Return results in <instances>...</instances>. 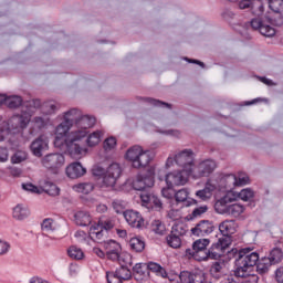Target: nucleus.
Listing matches in <instances>:
<instances>
[{
	"mask_svg": "<svg viewBox=\"0 0 283 283\" xmlns=\"http://www.w3.org/2000/svg\"><path fill=\"white\" fill-rule=\"evenodd\" d=\"M216 231V226H213V221L201 220L196 227L191 228L190 233L196 238H205L207 235H211Z\"/></svg>",
	"mask_w": 283,
	"mask_h": 283,
	"instance_id": "obj_11",
	"label": "nucleus"
},
{
	"mask_svg": "<svg viewBox=\"0 0 283 283\" xmlns=\"http://www.w3.org/2000/svg\"><path fill=\"white\" fill-rule=\"evenodd\" d=\"M125 158L132 164L133 169H145L151 163L149 150H145L138 145L128 148Z\"/></svg>",
	"mask_w": 283,
	"mask_h": 283,
	"instance_id": "obj_2",
	"label": "nucleus"
},
{
	"mask_svg": "<svg viewBox=\"0 0 283 283\" xmlns=\"http://www.w3.org/2000/svg\"><path fill=\"white\" fill-rule=\"evenodd\" d=\"M59 111V106L56 105V103L49 101V102H44L42 104V114H44V116H52V114H56V112Z\"/></svg>",
	"mask_w": 283,
	"mask_h": 283,
	"instance_id": "obj_35",
	"label": "nucleus"
},
{
	"mask_svg": "<svg viewBox=\"0 0 283 283\" xmlns=\"http://www.w3.org/2000/svg\"><path fill=\"white\" fill-rule=\"evenodd\" d=\"M146 266H147L148 273L149 271H151L153 273H156L160 277H167V271L164 268H161L160 264L149 262L148 264H146Z\"/></svg>",
	"mask_w": 283,
	"mask_h": 283,
	"instance_id": "obj_38",
	"label": "nucleus"
},
{
	"mask_svg": "<svg viewBox=\"0 0 283 283\" xmlns=\"http://www.w3.org/2000/svg\"><path fill=\"white\" fill-rule=\"evenodd\" d=\"M216 170V161L213 160H205L200 163L197 167L192 168L191 176L193 178H207L211 176Z\"/></svg>",
	"mask_w": 283,
	"mask_h": 283,
	"instance_id": "obj_12",
	"label": "nucleus"
},
{
	"mask_svg": "<svg viewBox=\"0 0 283 283\" xmlns=\"http://www.w3.org/2000/svg\"><path fill=\"white\" fill-rule=\"evenodd\" d=\"M191 172L187 170L172 171L166 175L165 181L167 187H182L187 185Z\"/></svg>",
	"mask_w": 283,
	"mask_h": 283,
	"instance_id": "obj_8",
	"label": "nucleus"
},
{
	"mask_svg": "<svg viewBox=\"0 0 283 283\" xmlns=\"http://www.w3.org/2000/svg\"><path fill=\"white\" fill-rule=\"evenodd\" d=\"M154 193L150 192H142L140 193V200H142V205L144 207H149V205H151V198H153Z\"/></svg>",
	"mask_w": 283,
	"mask_h": 283,
	"instance_id": "obj_58",
	"label": "nucleus"
},
{
	"mask_svg": "<svg viewBox=\"0 0 283 283\" xmlns=\"http://www.w3.org/2000/svg\"><path fill=\"white\" fill-rule=\"evenodd\" d=\"M269 8L272 12L280 13L283 10V0H269Z\"/></svg>",
	"mask_w": 283,
	"mask_h": 283,
	"instance_id": "obj_52",
	"label": "nucleus"
},
{
	"mask_svg": "<svg viewBox=\"0 0 283 283\" xmlns=\"http://www.w3.org/2000/svg\"><path fill=\"white\" fill-rule=\"evenodd\" d=\"M154 176H156V172L153 168L148 169L147 174L145 175H138L133 181V188L136 191H145V189H151L155 182Z\"/></svg>",
	"mask_w": 283,
	"mask_h": 283,
	"instance_id": "obj_9",
	"label": "nucleus"
},
{
	"mask_svg": "<svg viewBox=\"0 0 283 283\" xmlns=\"http://www.w3.org/2000/svg\"><path fill=\"white\" fill-rule=\"evenodd\" d=\"M92 174L96 177L103 176V185L105 187H115L117 180L120 178V174H123V169L120 165L113 163L107 167L106 171L101 166H94Z\"/></svg>",
	"mask_w": 283,
	"mask_h": 283,
	"instance_id": "obj_3",
	"label": "nucleus"
},
{
	"mask_svg": "<svg viewBox=\"0 0 283 283\" xmlns=\"http://www.w3.org/2000/svg\"><path fill=\"white\" fill-rule=\"evenodd\" d=\"M42 165L45 169L59 174V169L65 165V157L59 153L49 154L42 158Z\"/></svg>",
	"mask_w": 283,
	"mask_h": 283,
	"instance_id": "obj_7",
	"label": "nucleus"
},
{
	"mask_svg": "<svg viewBox=\"0 0 283 283\" xmlns=\"http://www.w3.org/2000/svg\"><path fill=\"white\" fill-rule=\"evenodd\" d=\"M6 105L9 109H17V107H21V105H23V97L19 95L7 96Z\"/></svg>",
	"mask_w": 283,
	"mask_h": 283,
	"instance_id": "obj_37",
	"label": "nucleus"
},
{
	"mask_svg": "<svg viewBox=\"0 0 283 283\" xmlns=\"http://www.w3.org/2000/svg\"><path fill=\"white\" fill-rule=\"evenodd\" d=\"M242 213H244V206L240 203L230 205L227 212V214L232 216V218H240Z\"/></svg>",
	"mask_w": 283,
	"mask_h": 283,
	"instance_id": "obj_40",
	"label": "nucleus"
},
{
	"mask_svg": "<svg viewBox=\"0 0 283 283\" xmlns=\"http://www.w3.org/2000/svg\"><path fill=\"white\" fill-rule=\"evenodd\" d=\"M187 235V230L182 224H174L170 233L166 237V242L170 249H180L182 247V238Z\"/></svg>",
	"mask_w": 283,
	"mask_h": 283,
	"instance_id": "obj_6",
	"label": "nucleus"
},
{
	"mask_svg": "<svg viewBox=\"0 0 283 283\" xmlns=\"http://www.w3.org/2000/svg\"><path fill=\"white\" fill-rule=\"evenodd\" d=\"M213 191H216V185L211 184V181H207L205 188L196 192V197L207 202V200H211Z\"/></svg>",
	"mask_w": 283,
	"mask_h": 283,
	"instance_id": "obj_24",
	"label": "nucleus"
},
{
	"mask_svg": "<svg viewBox=\"0 0 283 283\" xmlns=\"http://www.w3.org/2000/svg\"><path fill=\"white\" fill-rule=\"evenodd\" d=\"M106 254L116 253L117 251H122L120 243L111 240L105 243Z\"/></svg>",
	"mask_w": 283,
	"mask_h": 283,
	"instance_id": "obj_50",
	"label": "nucleus"
},
{
	"mask_svg": "<svg viewBox=\"0 0 283 283\" xmlns=\"http://www.w3.org/2000/svg\"><path fill=\"white\" fill-rule=\"evenodd\" d=\"M33 124L34 127H36L38 129H44V127H48V125H50V119L49 117L36 116L33 118Z\"/></svg>",
	"mask_w": 283,
	"mask_h": 283,
	"instance_id": "obj_49",
	"label": "nucleus"
},
{
	"mask_svg": "<svg viewBox=\"0 0 283 283\" xmlns=\"http://www.w3.org/2000/svg\"><path fill=\"white\" fill-rule=\"evenodd\" d=\"M82 114L83 113L81 111L72 108L64 113V122L67 123L71 127H74V125L76 126V124L78 123Z\"/></svg>",
	"mask_w": 283,
	"mask_h": 283,
	"instance_id": "obj_26",
	"label": "nucleus"
},
{
	"mask_svg": "<svg viewBox=\"0 0 283 283\" xmlns=\"http://www.w3.org/2000/svg\"><path fill=\"white\" fill-rule=\"evenodd\" d=\"M266 258L270 260L272 265L273 264H280V262H282V260H283V251L280 248H273L270 251L269 256H266Z\"/></svg>",
	"mask_w": 283,
	"mask_h": 283,
	"instance_id": "obj_34",
	"label": "nucleus"
},
{
	"mask_svg": "<svg viewBox=\"0 0 283 283\" xmlns=\"http://www.w3.org/2000/svg\"><path fill=\"white\" fill-rule=\"evenodd\" d=\"M174 187L167 186V188L161 189V196L167 198V200H171V198L176 197V191L172 189Z\"/></svg>",
	"mask_w": 283,
	"mask_h": 283,
	"instance_id": "obj_60",
	"label": "nucleus"
},
{
	"mask_svg": "<svg viewBox=\"0 0 283 283\" xmlns=\"http://www.w3.org/2000/svg\"><path fill=\"white\" fill-rule=\"evenodd\" d=\"M179 280L182 283H205V272L200 270L195 271H181Z\"/></svg>",
	"mask_w": 283,
	"mask_h": 283,
	"instance_id": "obj_16",
	"label": "nucleus"
},
{
	"mask_svg": "<svg viewBox=\"0 0 283 283\" xmlns=\"http://www.w3.org/2000/svg\"><path fill=\"white\" fill-rule=\"evenodd\" d=\"M250 179L249 175L245 172H239L237 176V187H244V185H249Z\"/></svg>",
	"mask_w": 283,
	"mask_h": 283,
	"instance_id": "obj_56",
	"label": "nucleus"
},
{
	"mask_svg": "<svg viewBox=\"0 0 283 283\" xmlns=\"http://www.w3.org/2000/svg\"><path fill=\"white\" fill-rule=\"evenodd\" d=\"M10 251V244L0 239V255H6Z\"/></svg>",
	"mask_w": 283,
	"mask_h": 283,
	"instance_id": "obj_63",
	"label": "nucleus"
},
{
	"mask_svg": "<svg viewBox=\"0 0 283 283\" xmlns=\"http://www.w3.org/2000/svg\"><path fill=\"white\" fill-rule=\"evenodd\" d=\"M116 147V138L109 137L104 140V149L105 151H112Z\"/></svg>",
	"mask_w": 283,
	"mask_h": 283,
	"instance_id": "obj_61",
	"label": "nucleus"
},
{
	"mask_svg": "<svg viewBox=\"0 0 283 283\" xmlns=\"http://www.w3.org/2000/svg\"><path fill=\"white\" fill-rule=\"evenodd\" d=\"M41 229L44 231V233L56 231V223L54 222V219H44L41 223Z\"/></svg>",
	"mask_w": 283,
	"mask_h": 283,
	"instance_id": "obj_44",
	"label": "nucleus"
},
{
	"mask_svg": "<svg viewBox=\"0 0 283 283\" xmlns=\"http://www.w3.org/2000/svg\"><path fill=\"white\" fill-rule=\"evenodd\" d=\"M142 101H145V103H149V105H153L154 107H167L168 109H171V104L163 102L160 99L142 97Z\"/></svg>",
	"mask_w": 283,
	"mask_h": 283,
	"instance_id": "obj_45",
	"label": "nucleus"
},
{
	"mask_svg": "<svg viewBox=\"0 0 283 283\" xmlns=\"http://www.w3.org/2000/svg\"><path fill=\"white\" fill-rule=\"evenodd\" d=\"M75 222L78 227H90L92 224V217L88 212L78 211L75 213Z\"/></svg>",
	"mask_w": 283,
	"mask_h": 283,
	"instance_id": "obj_32",
	"label": "nucleus"
},
{
	"mask_svg": "<svg viewBox=\"0 0 283 283\" xmlns=\"http://www.w3.org/2000/svg\"><path fill=\"white\" fill-rule=\"evenodd\" d=\"M44 191L49 196H59V193L61 192V189H59V187L56 185L48 182L44 186Z\"/></svg>",
	"mask_w": 283,
	"mask_h": 283,
	"instance_id": "obj_55",
	"label": "nucleus"
},
{
	"mask_svg": "<svg viewBox=\"0 0 283 283\" xmlns=\"http://www.w3.org/2000/svg\"><path fill=\"white\" fill-rule=\"evenodd\" d=\"M230 202H233V199L231 197H229L228 195L224 196L223 198L219 199L216 203H214V209L217 211V213H228L229 211V207L231 205H229Z\"/></svg>",
	"mask_w": 283,
	"mask_h": 283,
	"instance_id": "obj_27",
	"label": "nucleus"
},
{
	"mask_svg": "<svg viewBox=\"0 0 283 283\" xmlns=\"http://www.w3.org/2000/svg\"><path fill=\"white\" fill-rule=\"evenodd\" d=\"M85 174H87V170L78 161L66 167V176L69 178H81V176H85Z\"/></svg>",
	"mask_w": 283,
	"mask_h": 283,
	"instance_id": "obj_21",
	"label": "nucleus"
},
{
	"mask_svg": "<svg viewBox=\"0 0 283 283\" xmlns=\"http://www.w3.org/2000/svg\"><path fill=\"white\" fill-rule=\"evenodd\" d=\"M93 125H96V118L82 114L77 124H75L76 129L71 132L73 140H81V138H85L87 136V129Z\"/></svg>",
	"mask_w": 283,
	"mask_h": 283,
	"instance_id": "obj_5",
	"label": "nucleus"
},
{
	"mask_svg": "<svg viewBox=\"0 0 283 283\" xmlns=\"http://www.w3.org/2000/svg\"><path fill=\"white\" fill-rule=\"evenodd\" d=\"M207 211H209V206H207V205L197 207L189 214V220H196L198 218H202V216H205V213H207Z\"/></svg>",
	"mask_w": 283,
	"mask_h": 283,
	"instance_id": "obj_41",
	"label": "nucleus"
},
{
	"mask_svg": "<svg viewBox=\"0 0 283 283\" xmlns=\"http://www.w3.org/2000/svg\"><path fill=\"white\" fill-rule=\"evenodd\" d=\"M220 182L224 189H233L238 187V177L235 175H226L220 179Z\"/></svg>",
	"mask_w": 283,
	"mask_h": 283,
	"instance_id": "obj_33",
	"label": "nucleus"
},
{
	"mask_svg": "<svg viewBox=\"0 0 283 283\" xmlns=\"http://www.w3.org/2000/svg\"><path fill=\"white\" fill-rule=\"evenodd\" d=\"M12 216L14 220H25L30 216V209L28 207L19 203L13 208Z\"/></svg>",
	"mask_w": 283,
	"mask_h": 283,
	"instance_id": "obj_30",
	"label": "nucleus"
},
{
	"mask_svg": "<svg viewBox=\"0 0 283 283\" xmlns=\"http://www.w3.org/2000/svg\"><path fill=\"white\" fill-rule=\"evenodd\" d=\"M49 148L50 140H48L45 135H40L30 145V150L36 158H41V156H43V151H48Z\"/></svg>",
	"mask_w": 283,
	"mask_h": 283,
	"instance_id": "obj_13",
	"label": "nucleus"
},
{
	"mask_svg": "<svg viewBox=\"0 0 283 283\" xmlns=\"http://www.w3.org/2000/svg\"><path fill=\"white\" fill-rule=\"evenodd\" d=\"M129 247L135 253H143V251H145V241L137 237L132 238L129 240Z\"/></svg>",
	"mask_w": 283,
	"mask_h": 283,
	"instance_id": "obj_36",
	"label": "nucleus"
},
{
	"mask_svg": "<svg viewBox=\"0 0 283 283\" xmlns=\"http://www.w3.org/2000/svg\"><path fill=\"white\" fill-rule=\"evenodd\" d=\"M70 129H72V126L65 120L56 126L54 140L55 147H61L67 143V134L70 133Z\"/></svg>",
	"mask_w": 283,
	"mask_h": 283,
	"instance_id": "obj_14",
	"label": "nucleus"
},
{
	"mask_svg": "<svg viewBox=\"0 0 283 283\" xmlns=\"http://www.w3.org/2000/svg\"><path fill=\"white\" fill-rule=\"evenodd\" d=\"M174 163L181 167L184 171L191 174L193 171V150L184 149L179 154H177L174 158L168 157L166 161V167L174 166Z\"/></svg>",
	"mask_w": 283,
	"mask_h": 283,
	"instance_id": "obj_4",
	"label": "nucleus"
},
{
	"mask_svg": "<svg viewBox=\"0 0 283 283\" xmlns=\"http://www.w3.org/2000/svg\"><path fill=\"white\" fill-rule=\"evenodd\" d=\"M271 266H273L271 260L266 256H263L256 262V272L259 275H266V273L271 271Z\"/></svg>",
	"mask_w": 283,
	"mask_h": 283,
	"instance_id": "obj_29",
	"label": "nucleus"
},
{
	"mask_svg": "<svg viewBox=\"0 0 283 283\" xmlns=\"http://www.w3.org/2000/svg\"><path fill=\"white\" fill-rule=\"evenodd\" d=\"M187 198H189V190L187 188L180 189L175 192V200L177 202H186Z\"/></svg>",
	"mask_w": 283,
	"mask_h": 283,
	"instance_id": "obj_53",
	"label": "nucleus"
},
{
	"mask_svg": "<svg viewBox=\"0 0 283 283\" xmlns=\"http://www.w3.org/2000/svg\"><path fill=\"white\" fill-rule=\"evenodd\" d=\"M253 1H255L258 10H254ZM238 7L239 10H248V8H251L254 10L256 17H262L264 14V4H262V1L260 0H241L238 3Z\"/></svg>",
	"mask_w": 283,
	"mask_h": 283,
	"instance_id": "obj_20",
	"label": "nucleus"
},
{
	"mask_svg": "<svg viewBox=\"0 0 283 283\" xmlns=\"http://www.w3.org/2000/svg\"><path fill=\"white\" fill-rule=\"evenodd\" d=\"M239 198L243 200V202H249L255 198V192L251 188H245L239 192Z\"/></svg>",
	"mask_w": 283,
	"mask_h": 283,
	"instance_id": "obj_46",
	"label": "nucleus"
},
{
	"mask_svg": "<svg viewBox=\"0 0 283 283\" xmlns=\"http://www.w3.org/2000/svg\"><path fill=\"white\" fill-rule=\"evenodd\" d=\"M97 227L102 228L104 231H112L114 227H116V219L108 216H102L99 217L97 223H95Z\"/></svg>",
	"mask_w": 283,
	"mask_h": 283,
	"instance_id": "obj_28",
	"label": "nucleus"
},
{
	"mask_svg": "<svg viewBox=\"0 0 283 283\" xmlns=\"http://www.w3.org/2000/svg\"><path fill=\"white\" fill-rule=\"evenodd\" d=\"M275 280L277 283H283V266H280L275 271Z\"/></svg>",
	"mask_w": 283,
	"mask_h": 283,
	"instance_id": "obj_64",
	"label": "nucleus"
},
{
	"mask_svg": "<svg viewBox=\"0 0 283 283\" xmlns=\"http://www.w3.org/2000/svg\"><path fill=\"white\" fill-rule=\"evenodd\" d=\"M27 158L28 156L25 153L18 151L11 157V163H13V165H19V163H23Z\"/></svg>",
	"mask_w": 283,
	"mask_h": 283,
	"instance_id": "obj_57",
	"label": "nucleus"
},
{
	"mask_svg": "<svg viewBox=\"0 0 283 283\" xmlns=\"http://www.w3.org/2000/svg\"><path fill=\"white\" fill-rule=\"evenodd\" d=\"M124 218L129 227H133V229H143L145 227V219L138 211L126 210L124 212Z\"/></svg>",
	"mask_w": 283,
	"mask_h": 283,
	"instance_id": "obj_17",
	"label": "nucleus"
},
{
	"mask_svg": "<svg viewBox=\"0 0 283 283\" xmlns=\"http://www.w3.org/2000/svg\"><path fill=\"white\" fill-rule=\"evenodd\" d=\"M74 191H77V193H92L94 191V184L92 182H82L73 186Z\"/></svg>",
	"mask_w": 283,
	"mask_h": 283,
	"instance_id": "obj_39",
	"label": "nucleus"
},
{
	"mask_svg": "<svg viewBox=\"0 0 283 283\" xmlns=\"http://www.w3.org/2000/svg\"><path fill=\"white\" fill-rule=\"evenodd\" d=\"M134 280L138 283L149 282V271L147 270V263H137L133 268Z\"/></svg>",
	"mask_w": 283,
	"mask_h": 283,
	"instance_id": "obj_18",
	"label": "nucleus"
},
{
	"mask_svg": "<svg viewBox=\"0 0 283 283\" xmlns=\"http://www.w3.org/2000/svg\"><path fill=\"white\" fill-rule=\"evenodd\" d=\"M22 189L30 193H41V189L32 184H22Z\"/></svg>",
	"mask_w": 283,
	"mask_h": 283,
	"instance_id": "obj_62",
	"label": "nucleus"
},
{
	"mask_svg": "<svg viewBox=\"0 0 283 283\" xmlns=\"http://www.w3.org/2000/svg\"><path fill=\"white\" fill-rule=\"evenodd\" d=\"M219 231L222 235L231 238L233 233H235V221L234 220H226L219 224Z\"/></svg>",
	"mask_w": 283,
	"mask_h": 283,
	"instance_id": "obj_25",
	"label": "nucleus"
},
{
	"mask_svg": "<svg viewBox=\"0 0 283 283\" xmlns=\"http://www.w3.org/2000/svg\"><path fill=\"white\" fill-rule=\"evenodd\" d=\"M211 241L209 239H198L192 243V249H187L186 254L191 255V258H195V260H198L199 262H202V259H200V255H205L207 253V248Z\"/></svg>",
	"mask_w": 283,
	"mask_h": 283,
	"instance_id": "obj_10",
	"label": "nucleus"
},
{
	"mask_svg": "<svg viewBox=\"0 0 283 283\" xmlns=\"http://www.w3.org/2000/svg\"><path fill=\"white\" fill-rule=\"evenodd\" d=\"M101 136H103V133H101L99 130L91 134L86 139L88 147H96V145L101 143Z\"/></svg>",
	"mask_w": 283,
	"mask_h": 283,
	"instance_id": "obj_47",
	"label": "nucleus"
},
{
	"mask_svg": "<svg viewBox=\"0 0 283 283\" xmlns=\"http://www.w3.org/2000/svg\"><path fill=\"white\" fill-rule=\"evenodd\" d=\"M88 235H90L91 240L101 244V243L105 242V239L107 238V231H105L97 224H94L90 228Z\"/></svg>",
	"mask_w": 283,
	"mask_h": 283,
	"instance_id": "obj_22",
	"label": "nucleus"
},
{
	"mask_svg": "<svg viewBox=\"0 0 283 283\" xmlns=\"http://www.w3.org/2000/svg\"><path fill=\"white\" fill-rule=\"evenodd\" d=\"M78 140L81 139H74V135H70V143L67 144V151L71 156V158H74L75 160H78L80 158H83V154H85V149L81 147V144H78Z\"/></svg>",
	"mask_w": 283,
	"mask_h": 283,
	"instance_id": "obj_19",
	"label": "nucleus"
},
{
	"mask_svg": "<svg viewBox=\"0 0 283 283\" xmlns=\"http://www.w3.org/2000/svg\"><path fill=\"white\" fill-rule=\"evenodd\" d=\"M250 25L252 30H258L262 36L271 39L275 34V28L264 23L261 18H254L251 20Z\"/></svg>",
	"mask_w": 283,
	"mask_h": 283,
	"instance_id": "obj_15",
	"label": "nucleus"
},
{
	"mask_svg": "<svg viewBox=\"0 0 283 283\" xmlns=\"http://www.w3.org/2000/svg\"><path fill=\"white\" fill-rule=\"evenodd\" d=\"M210 275L214 277V280H220L224 275V261L213 262L210 268Z\"/></svg>",
	"mask_w": 283,
	"mask_h": 283,
	"instance_id": "obj_31",
	"label": "nucleus"
},
{
	"mask_svg": "<svg viewBox=\"0 0 283 283\" xmlns=\"http://www.w3.org/2000/svg\"><path fill=\"white\" fill-rule=\"evenodd\" d=\"M30 124V115H13L8 120H2L0 124V143L6 140L10 134H17L20 129H25Z\"/></svg>",
	"mask_w": 283,
	"mask_h": 283,
	"instance_id": "obj_1",
	"label": "nucleus"
},
{
	"mask_svg": "<svg viewBox=\"0 0 283 283\" xmlns=\"http://www.w3.org/2000/svg\"><path fill=\"white\" fill-rule=\"evenodd\" d=\"M67 254L72 260H83V250L76 248V247H71L67 250Z\"/></svg>",
	"mask_w": 283,
	"mask_h": 283,
	"instance_id": "obj_51",
	"label": "nucleus"
},
{
	"mask_svg": "<svg viewBox=\"0 0 283 283\" xmlns=\"http://www.w3.org/2000/svg\"><path fill=\"white\" fill-rule=\"evenodd\" d=\"M115 272V274L118 276V279L123 282V281H127V280H132V270L127 269L126 266H120L119 269H117Z\"/></svg>",
	"mask_w": 283,
	"mask_h": 283,
	"instance_id": "obj_42",
	"label": "nucleus"
},
{
	"mask_svg": "<svg viewBox=\"0 0 283 283\" xmlns=\"http://www.w3.org/2000/svg\"><path fill=\"white\" fill-rule=\"evenodd\" d=\"M214 244L224 254V251H227V249H229V247L231 245V237L223 235L219 238L218 242H216Z\"/></svg>",
	"mask_w": 283,
	"mask_h": 283,
	"instance_id": "obj_43",
	"label": "nucleus"
},
{
	"mask_svg": "<svg viewBox=\"0 0 283 283\" xmlns=\"http://www.w3.org/2000/svg\"><path fill=\"white\" fill-rule=\"evenodd\" d=\"M112 207L115 212L125 214V207H127V203L125 202V200L114 199L112 201Z\"/></svg>",
	"mask_w": 283,
	"mask_h": 283,
	"instance_id": "obj_48",
	"label": "nucleus"
},
{
	"mask_svg": "<svg viewBox=\"0 0 283 283\" xmlns=\"http://www.w3.org/2000/svg\"><path fill=\"white\" fill-rule=\"evenodd\" d=\"M221 255H224L223 252L213 243L209 250H206V253L200 255L201 262H207L208 260H220Z\"/></svg>",
	"mask_w": 283,
	"mask_h": 283,
	"instance_id": "obj_23",
	"label": "nucleus"
},
{
	"mask_svg": "<svg viewBox=\"0 0 283 283\" xmlns=\"http://www.w3.org/2000/svg\"><path fill=\"white\" fill-rule=\"evenodd\" d=\"M107 283H123L115 271L106 272Z\"/></svg>",
	"mask_w": 283,
	"mask_h": 283,
	"instance_id": "obj_59",
	"label": "nucleus"
},
{
	"mask_svg": "<svg viewBox=\"0 0 283 283\" xmlns=\"http://www.w3.org/2000/svg\"><path fill=\"white\" fill-rule=\"evenodd\" d=\"M151 229H153L154 233H156L157 235H164L165 231H166L164 223H161L159 220H155L153 222Z\"/></svg>",
	"mask_w": 283,
	"mask_h": 283,
	"instance_id": "obj_54",
	"label": "nucleus"
}]
</instances>
